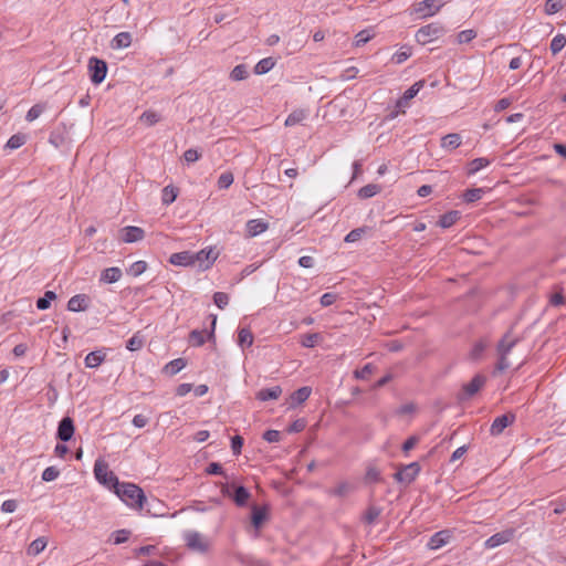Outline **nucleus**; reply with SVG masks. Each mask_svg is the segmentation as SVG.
<instances>
[{
    "label": "nucleus",
    "mask_w": 566,
    "mask_h": 566,
    "mask_svg": "<svg viewBox=\"0 0 566 566\" xmlns=\"http://www.w3.org/2000/svg\"><path fill=\"white\" fill-rule=\"evenodd\" d=\"M460 219V212L457 210H451L444 214H442L438 221V226L448 229L452 227Z\"/></svg>",
    "instance_id": "c85d7f7f"
},
{
    "label": "nucleus",
    "mask_w": 566,
    "mask_h": 566,
    "mask_svg": "<svg viewBox=\"0 0 566 566\" xmlns=\"http://www.w3.org/2000/svg\"><path fill=\"white\" fill-rule=\"evenodd\" d=\"M268 517L266 507H259L258 505L252 506L251 522L252 525L258 530L260 528Z\"/></svg>",
    "instance_id": "bb28decb"
},
{
    "label": "nucleus",
    "mask_w": 566,
    "mask_h": 566,
    "mask_svg": "<svg viewBox=\"0 0 566 566\" xmlns=\"http://www.w3.org/2000/svg\"><path fill=\"white\" fill-rule=\"evenodd\" d=\"M263 439L269 443H275L281 440V432L277 430H266L263 433Z\"/></svg>",
    "instance_id": "69168bd1"
},
{
    "label": "nucleus",
    "mask_w": 566,
    "mask_h": 566,
    "mask_svg": "<svg viewBox=\"0 0 566 566\" xmlns=\"http://www.w3.org/2000/svg\"><path fill=\"white\" fill-rule=\"evenodd\" d=\"M566 45V36L564 34H557L553 38L551 42V51L555 55L560 52Z\"/></svg>",
    "instance_id": "8fccbe9b"
},
{
    "label": "nucleus",
    "mask_w": 566,
    "mask_h": 566,
    "mask_svg": "<svg viewBox=\"0 0 566 566\" xmlns=\"http://www.w3.org/2000/svg\"><path fill=\"white\" fill-rule=\"evenodd\" d=\"M46 544H48V542L44 537H38L29 545L27 552L29 555H32V556L39 555L41 552L44 551V548L46 547Z\"/></svg>",
    "instance_id": "ea45409f"
},
{
    "label": "nucleus",
    "mask_w": 566,
    "mask_h": 566,
    "mask_svg": "<svg viewBox=\"0 0 566 566\" xmlns=\"http://www.w3.org/2000/svg\"><path fill=\"white\" fill-rule=\"evenodd\" d=\"M88 71L91 81L96 85L101 84L106 77L107 63L104 60L92 56L88 60Z\"/></svg>",
    "instance_id": "0eeeda50"
},
{
    "label": "nucleus",
    "mask_w": 566,
    "mask_h": 566,
    "mask_svg": "<svg viewBox=\"0 0 566 566\" xmlns=\"http://www.w3.org/2000/svg\"><path fill=\"white\" fill-rule=\"evenodd\" d=\"M311 394H312V388L307 387V386L301 387L297 390H295L291 395L292 407H295L297 405H302L303 402H305L310 398Z\"/></svg>",
    "instance_id": "b1692460"
},
{
    "label": "nucleus",
    "mask_w": 566,
    "mask_h": 566,
    "mask_svg": "<svg viewBox=\"0 0 566 566\" xmlns=\"http://www.w3.org/2000/svg\"><path fill=\"white\" fill-rule=\"evenodd\" d=\"M88 296L85 294H76L67 302V310L71 312H83L88 307Z\"/></svg>",
    "instance_id": "a211bd4d"
},
{
    "label": "nucleus",
    "mask_w": 566,
    "mask_h": 566,
    "mask_svg": "<svg viewBox=\"0 0 566 566\" xmlns=\"http://www.w3.org/2000/svg\"><path fill=\"white\" fill-rule=\"evenodd\" d=\"M305 427H306V421L304 419H296L289 426L287 431L290 433H296V432L303 431L305 429Z\"/></svg>",
    "instance_id": "0e129e2a"
},
{
    "label": "nucleus",
    "mask_w": 566,
    "mask_h": 566,
    "mask_svg": "<svg viewBox=\"0 0 566 566\" xmlns=\"http://www.w3.org/2000/svg\"><path fill=\"white\" fill-rule=\"evenodd\" d=\"M374 36H375V32L373 31V29H365V30H361V31H359V32L355 35L354 45H355V46H357V48L363 46V45H365L368 41H370Z\"/></svg>",
    "instance_id": "4c0bfd02"
},
{
    "label": "nucleus",
    "mask_w": 566,
    "mask_h": 566,
    "mask_svg": "<svg viewBox=\"0 0 566 566\" xmlns=\"http://www.w3.org/2000/svg\"><path fill=\"white\" fill-rule=\"evenodd\" d=\"M211 321V331L207 334L206 329H193L189 334V343L192 346H202L206 343V339H211L214 337V328L217 323V316L210 315Z\"/></svg>",
    "instance_id": "9b49d317"
},
{
    "label": "nucleus",
    "mask_w": 566,
    "mask_h": 566,
    "mask_svg": "<svg viewBox=\"0 0 566 566\" xmlns=\"http://www.w3.org/2000/svg\"><path fill=\"white\" fill-rule=\"evenodd\" d=\"M59 475H60V470L56 467H48L42 472V480L44 482H51V481L56 480L59 478Z\"/></svg>",
    "instance_id": "13d9d810"
},
{
    "label": "nucleus",
    "mask_w": 566,
    "mask_h": 566,
    "mask_svg": "<svg viewBox=\"0 0 566 566\" xmlns=\"http://www.w3.org/2000/svg\"><path fill=\"white\" fill-rule=\"evenodd\" d=\"M380 514H381V509L380 507L375 506V505H370L366 510L363 518H364V521L367 524H373L379 517Z\"/></svg>",
    "instance_id": "3c124183"
},
{
    "label": "nucleus",
    "mask_w": 566,
    "mask_h": 566,
    "mask_svg": "<svg viewBox=\"0 0 566 566\" xmlns=\"http://www.w3.org/2000/svg\"><path fill=\"white\" fill-rule=\"evenodd\" d=\"M160 119H161V116L157 112H154V111H145L139 117V120L147 126H153V125L157 124L158 122H160Z\"/></svg>",
    "instance_id": "c03bdc74"
},
{
    "label": "nucleus",
    "mask_w": 566,
    "mask_h": 566,
    "mask_svg": "<svg viewBox=\"0 0 566 566\" xmlns=\"http://www.w3.org/2000/svg\"><path fill=\"white\" fill-rule=\"evenodd\" d=\"M268 229V223L260 219H252L247 222V232L249 237H256Z\"/></svg>",
    "instance_id": "393cba45"
},
{
    "label": "nucleus",
    "mask_w": 566,
    "mask_h": 566,
    "mask_svg": "<svg viewBox=\"0 0 566 566\" xmlns=\"http://www.w3.org/2000/svg\"><path fill=\"white\" fill-rule=\"evenodd\" d=\"M514 533L515 532L513 528H507L502 532L495 533L485 541L484 545L486 548H495L500 545H503L512 541L514 537Z\"/></svg>",
    "instance_id": "ddd939ff"
},
{
    "label": "nucleus",
    "mask_w": 566,
    "mask_h": 566,
    "mask_svg": "<svg viewBox=\"0 0 566 566\" xmlns=\"http://www.w3.org/2000/svg\"><path fill=\"white\" fill-rule=\"evenodd\" d=\"M451 537H452L451 531H449V530L439 531L430 537V539L427 544V547L431 551H437V549L443 547L444 545H447L450 542Z\"/></svg>",
    "instance_id": "2eb2a0df"
},
{
    "label": "nucleus",
    "mask_w": 566,
    "mask_h": 566,
    "mask_svg": "<svg viewBox=\"0 0 566 566\" xmlns=\"http://www.w3.org/2000/svg\"><path fill=\"white\" fill-rule=\"evenodd\" d=\"M275 65V61L272 57H265L260 60L254 66V73L258 75L270 72Z\"/></svg>",
    "instance_id": "c9c22d12"
},
{
    "label": "nucleus",
    "mask_w": 566,
    "mask_h": 566,
    "mask_svg": "<svg viewBox=\"0 0 566 566\" xmlns=\"http://www.w3.org/2000/svg\"><path fill=\"white\" fill-rule=\"evenodd\" d=\"M381 191V187L377 184H368L358 190L360 199H369Z\"/></svg>",
    "instance_id": "f704fd0d"
},
{
    "label": "nucleus",
    "mask_w": 566,
    "mask_h": 566,
    "mask_svg": "<svg viewBox=\"0 0 566 566\" xmlns=\"http://www.w3.org/2000/svg\"><path fill=\"white\" fill-rule=\"evenodd\" d=\"M380 472L375 468H369L366 472V481L370 483L380 482Z\"/></svg>",
    "instance_id": "774afa93"
},
{
    "label": "nucleus",
    "mask_w": 566,
    "mask_h": 566,
    "mask_svg": "<svg viewBox=\"0 0 566 566\" xmlns=\"http://www.w3.org/2000/svg\"><path fill=\"white\" fill-rule=\"evenodd\" d=\"M483 192L482 188L468 189L463 193V200L468 203L475 202L482 198Z\"/></svg>",
    "instance_id": "09e8293b"
},
{
    "label": "nucleus",
    "mask_w": 566,
    "mask_h": 566,
    "mask_svg": "<svg viewBox=\"0 0 566 566\" xmlns=\"http://www.w3.org/2000/svg\"><path fill=\"white\" fill-rule=\"evenodd\" d=\"M123 272L118 266L107 268L102 271L99 281L106 284H113L122 279Z\"/></svg>",
    "instance_id": "aec40b11"
},
{
    "label": "nucleus",
    "mask_w": 566,
    "mask_h": 566,
    "mask_svg": "<svg viewBox=\"0 0 566 566\" xmlns=\"http://www.w3.org/2000/svg\"><path fill=\"white\" fill-rule=\"evenodd\" d=\"M243 446V438L241 436H234L231 438V450L233 454L238 455L241 453Z\"/></svg>",
    "instance_id": "338daca9"
},
{
    "label": "nucleus",
    "mask_w": 566,
    "mask_h": 566,
    "mask_svg": "<svg viewBox=\"0 0 566 566\" xmlns=\"http://www.w3.org/2000/svg\"><path fill=\"white\" fill-rule=\"evenodd\" d=\"M412 54V50L410 46H401L391 57V61L396 64H402L407 61Z\"/></svg>",
    "instance_id": "a19ab883"
},
{
    "label": "nucleus",
    "mask_w": 566,
    "mask_h": 566,
    "mask_svg": "<svg viewBox=\"0 0 566 566\" xmlns=\"http://www.w3.org/2000/svg\"><path fill=\"white\" fill-rule=\"evenodd\" d=\"M486 348V343L484 340H479L474 344L470 352V356L473 360H478L481 358L482 354L484 353Z\"/></svg>",
    "instance_id": "4d7b16f0"
},
{
    "label": "nucleus",
    "mask_w": 566,
    "mask_h": 566,
    "mask_svg": "<svg viewBox=\"0 0 566 566\" xmlns=\"http://www.w3.org/2000/svg\"><path fill=\"white\" fill-rule=\"evenodd\" d=\"M56 298V293L53 291H46L44 295L36 301V307L40 311H45L50 307L51 302Z\"/></svg>",
    "instance_id": "79ce46f5"
},
{
    "label": "nucleus",
    "mask_w": 566,
    "mask_h": 566,
    "mask_svg": "<svg viewBox=\"0 0 566 566\" xmlns=\"http://www.w3.org/2000/svg\"><path fill=\"white\" fill-rule=\"evenodd\" d=\"M213 303L223 310L229 304V295L224 292H216L213 294Z\"/></svg>",
    "instance_id": "052dcab7"
},
{
    "label": "nucleus",
    "mask_w": 566,
    "mask_h": 566,
    "mask_svg": "<svg viewBox=\"0 0 566 566\" xmlns=\"http://www.w3.org/2000/svg\"><path fill=\"white\" fill-rule=\"evenodd\" d=\"M446 32V28L440 22H432L416 32V41L421 45H427L443 36Z\"/></svg>",
    "instance_id": "7ed1b4c3"
},
{
    "label": "nucleus",
    "mask_w": 566,
    "mask_h": 566,
    "mask_svg": "<svg viewBox=\"0 0 566 566\" xmlns=\"http://www.w3.org/2000/svg\"><path fill=\"white\" fill-rule=\"evenodd\" d=\"M486 378L483 375H475L470 382L463 386V396L461 399L473 397L485 384Z\"/></svg>",
    "instance_id": "dca6fc26"
},
{
    "label": "nucleus",
    "mask_w": 566,
    "mask_h": 566,
    "mask_svg": "<svg viewBox=\"0 0 566 566\" xmlns=\"http://www.w3.org/2000/svg\"><path fill=\"white\" fill-rule=\"evenodd\" d=\"M129 536H130V531H128V530H118L112 534L113 542L116 545L127 542Z\"/></svg>",
    "instance_id": "bf43d9fd"
},
{
    "label": "nucleus",
    "mask_w": 566,
    "mask_h": 566,
    "mask_svg": "<svg viewBox=\"0 0 566 566\" xmlns=\"http://www.w3.org/2000/svg\"><path fill=\"white\" fill-rule=\"evenodd\" d=\"M123 241L126 243L137 242L144 239L145 231L139 227L128 226L123 230Z\"/></svg>",
    "instance_id": "6ab92c4d"
},
{
    "label": "nucleus",
    "mask_w": 566,
    "mask_h": 566,
    "mask_svg": "<svg viewBox=\"0 0 566 566\" xmlns=\"http://www.w3.org/2000/svg\"><path fill=\"white\" fill-rule=\"evenodd\" d=\"M249 72L244 64H239L233 67L230 73V78L233 81H243L248 77Z\"/></svg>",
    "instance_id": "de8ad7c7"
},
{
    "label": "nucleus",
    "mask_w": 566,
    "mask_h": 566,
    "mask_svg": "<svg viewBox=\"0 0 566 566\" xmlns=\"http://www.w3.org/2000/svg\"><path fill=\"white\" fill-rule=\"evenodd\" d=\"M178 188L169 185L166 186L161 191V201L164 205L169 206L171 205L178 197Z\"/></svg>",
    "instance_id": "473e14b6"
},
{
    "label": "nucleus",
    "mask_w": 566,
    "mask_h": 566,
    "mask_svg": "<svg viewBox=\"0 0 566 566\" xmlns=\"http://www.w3.org/2000/svg\"><path fill=\"white\" fill-rule=\"evenodd\" d=\"M27 142V135L22 134V133H18V134H14L12 135L7 144H6V148H9V149H18L20 148L21 146H23Z\"/></svg>",
    "instance_id": "37998d69"
},
{
    "label": "nucleus",
    "mask_w": 566,
    "mask_h": 566,
    "mask_svg": "<svg viewBox=\"0 0 566 566\" xmlns=\"http://www.w3.org/2000/svg\"><path fill=\"white\" fill-rule=\"evenodd\" d=\"M443 6L444 2L441 0H423L415 4L413 11L420 18L426 19L437 14Z\"/></svg>",
    "instance_id": "6e6552de"
},
{
    "label": "nucleus",
    "mask_w": 566,
    "mask_h": 566,
    "mask_svg": "<svg viewBox=\"0 0 566 566\" xmlns=\"http://www.w3.org/2000/svg\"><path fill=\"white\" fill-rule=\"evenodd\" d=\"M218 255L219 252L212 247L193 252L195 265H198V269L201 271L208 270L216 262Z\"/></svg>",
    "instance_id": "423d86ee"
},
{
    "label": "nucleus",
    "mask_w": 566,
    "mask_h": 566,
    "mask_svg": "<svg viewBox=\"0 0 566 566\" xmlns=\"http://www.w3.org/2000/svg\"><path fill=\"white\" fill-rule=\"evenodd\" d=\"M250 496V492L244 486H233L232 500L238 506H244Z\"/></svg>",
    "instance_id": "cd10ccee"
},
{
    "label": "nucleus",
    "mask_w": 566,
    "mask_h": 566,
    "mask_svg": "<svg viewBox=\"0 0 566 566\" xmlns=\"http://www.w3.org/2000/svg\"><path fill=\"white\" fill-rule=\"evenodd\" d=\"M375 366L373 364H366L361 369H357L354 371V377L356 379H368V377L374 373Z\"/></svg>",
    "instance_id": "6e6d98bb"
},
{
    "label": "nucleus",
    "mask_w": 566,
    "mask_h": 566,
    "mask_svg": "<svg viewBox=\"0 0 566 566\" xmlns=\"http://www.w3.org/2000/svg\"><path fill=\"white\" fill-rule=\"evenodd\" d=\"M476 36V32L474 30H463L461 31L458 36H457V41L458 43L460 44H463V43H469L471 42L474 38Z\"/></svg>",
    "instance_id": "680f3d73"
},
{
    "label": "nucleus",
    "mask_w": 566,
    "mask_h": 566,
    "mask_svg": "<svg viewBox=\"0 0 566 566\" xmlns=\"http://www.w3.org/2000/svg\"><path fill=\"white\" fill-rule=\"evenodd\" d=\"M518 338L512 337L511 333L507 332L497 343L496 352H497V363L495 365L494 373H503L507 368H510L511 364L507 359L509 354L512 352V349L517 344Z\"/></svg>",
    "instance_id": "f03ea898"
},
{
    "label": "nucleus",
    "mask_w": 566,
    "mask_h": 566,
    "mask_svg": "<svg viewBox=\"0 0 566 566\" xmlns=\"http://www.w3.org/2000/svg\"><path fill=\"white\" fill-rule=\"evenodd\" d=\"M169 262L177 266H193V252L182 251L172 253L169 258Z\"/></svg>",
    "instance_id": "f3484780"
},
{
    "label": "nucleus",
    "mask_w": 566,
    "mask_h": 566,
    "mask_svg": "<svg viewBox=\"0 0 566 566\" xmlns=\"http://www.w3.org/2000/svg\"><path fill=\"white\" fill-rule=\"evenodd\" d=\"M306 118V112L297 109L292 112L285 119V126H294Z\"/></svg>",
    "instance_id": "49530a36"
},
{
    "label": "nucleus",
    "mask_w": 566,
    "mask_h": 566,
    "mask_svg": "<svg viewBox=\"0 0 566 566\" xmlns=\"http://www.w3.org/2000/svg\"><path fill=\"white\" fill-rule=\"evenodd\" d=\"M184 538L187 547L193 552L205 554L210 548L208 538L197 531L186 532Z\"/></svg>",
    "instance_id": "20e7f679"
},
{
    "label": "nucleus",
    "mask_w": 566,
    "mask_h": 566,
    "mask_svg": "<svg viewBox=\"0 0 566 566\" xmlns=\"http://www.w3.org/2000/svg\"><path fill=\"white\" fill-rule=\"evenodd\" d=\"M318 333H308L302 336L301 345L305 348H313L321 340Z\"/></svg>",
    "instance_id": "a18cd8bd"
},
{
    "label": "nucleus",
    "mask_w": 566,
    "mask_h": 566,
    "mask_svg": "<svg viewBox=\"0 0 566 566\" xmlns=\"http://www.w3.org/2000/svg\"><path fill=\"white\" fill-rule=\"evenodd\" d=\"M114 491L116 495L128 506L134 509H143L146 501L144 491L134 483L119 482Z\"/></svg>",
    "instance_id": "f257e3e1"
},
{
    "label": "nucleus",
    "mask_w": 566,
    "mask_h": 566,
    "mask_svg": "<svg viewBox=\"0 0 566 566\" xmlns=\"http://www.w3.org/2000/svg\"><path fill=\"white\" fill-rule=\"evenodd\" d=\"M233 175L230 171H226L221 174L218 178V188L219 189H228L233 184Z\"/></svg>",
    "instance_id": "864d4df0"
},
{
    "label": "nucleus",
    "mask_w": 566,
    "mask_h": 566,
    "mask_svg": "<svg viewBox=\"0 0 566 566\" xmlns=\"http://www.w3.org/2000/svg\"><path fill=\"white\" fill-rule=\"evenodd\" d=\"M369 231H370V228L366 227V226L356 228V229L352 230L350 232H348L344 240L347 243L357 242Z\"/></svg>",
    "instance_id": "e433bc0d"
},
{
    "label": "nucleus",
    "mask_w": 566,
    "mask_h": 566,
    "mask_svg": "<svg viewBox=\"0 0 566 566\" xmlns=\"http://www.w3.org/2000/svg\"><path fill=\"white\" fill-rule=\"evenodd\" d=\"M563 9L562 0H547L545 3V12L547 14L557 13Z\"/></svg>",
    "instance_id": "e2e57ef3"
},
{
    "label": "nucleus",
    "mask_w": 566,
    "mask_h": 566,
    "mask_svg": "<svg viewBox=\"0 0 566 566\" xmlns=\"http://www.w3.org/2000/svg\"><path fill=\"white\" fill-rule=\"evenodd\" d=\"M514 421L515 415L513 413H505L496 417L490 427V433L492 436H500L504 429L512 424Z\"/></svg>",
    "instance_id": "4468645a"
},
{
    "label": "nucleus",
    "mask_w": 566,
    "mask_h": 566,
    "mask_svg": "<svg viewBox=\"0 0 566 566\" xmlns=\"http://www.w3.org/2000/svg\"><path fill=\"white\" fill-rule=\"evenodd\" d=\"M94 475L99 483L108 488L114 489L119 483L117 476L112 471L108 470L107 463H105L102 460H97L95 462Z\"/></svg>",
    "instance_id": "39448f33"
},
{
    "label": "nucleus",
    "mask_w": 566,
    "mask_h": 566,
    "mask_svg": "<svg viewBox=\"0 0 566 566\" xmlns=\"http://www.w3.org/2000/svg\"><path fill=\"white\" fill-rule=\"evenodd\" d=\"M187 363L184 358H177L169 361L165 367L164 371L170 376L178 374L181 369L186 367Z\"/></svg>",
    "instance_id": "72a5a7b5"
},
{
    "label": "nucleus",
    "mask_w": 566,
    "mask_h": 566,
    "mask_svg": "<svg viewBox=\"0 0 566 566\" xmlns=\"http://www.w3.org/2000/svg\"><path fill=\"white\" fill-rule=\"evenodd\" d=\"M75 426L73 419L71 417H64L59 422L56 439H59L62 442H67L73 438Z\"/></svg>",
    "instance_id": "f8f14e48"
},
{
    "label": "nucleus",
    "mask_w": 566,
    "mask_h": 566,
    "mask_svg": "<svg viewBox=\"0 0 566 566\" xmlns=\"http://www.w3.org/2000/svg\"><path fill=\"white\" fill-rule=\"evenodd\" d=\"M145 344V337L142 332H136L126 343V348L130 352L139 350Z\"/></svg>",
    "instance_id": "2f4dec72"
},
{
    "label": "nucleus",
    "mask_w": 566,
    "mask_h": 566,
    "mask_svg": "<svg viewBox=\"0 0 566 566\" xmlns=\"http://www.w3.org/2000/svg\"><path fill=\"white\" fill-rule=\"evenodd\" d=\"M45 105L44 104H35L33 105L27 113L25 119L28 122H33L38 117L41 116V114L44 112Z\"/></svg>",
    "instance_id": "5fc2aeb1"
},
{
    "label": "nucleus",
    "mask_w": 566,
    "mask_h": 566,
    "mask_svg": "<svg viewBox=\"0 0 566 566\" xmlns=\"http://www.w3.org/2000/svg\"><path fill=\"white\" fill-rule=\"evenodd\" d=\"M490 165V160L484 157L475 158L469 163L468 175H474L481 169L488 167Z\"/></svg>",
    "instance_id": "58836bf2"
},
{
    "label": "nucleus",
    "mask_w": 566,
    "mask_h": 566,
    "mask_svg": "<svg viewBox=\"0 0 566 566\" xmlns=\"http://www.w3.org/2000/svg\"><path fill=\"white\" fill-rule=\"evenodd\" d=\"M147 270V263L145 261H136L134 262L129 269L127 270V273L132 276H139Z\"/></svg>",
    "instance_id": "603ef678"
},
{
    "label": "nucleus",
    "mask_w": 566,
    "mask_h": 566,
    "mask_svg": "<svg viewBox=\"0 0 566 566\" xmlns=\"http://www.w3.org/2000/svg\"><path fill=\"white\" fill-rule=\"evenodd\" d=\"M424 81H418L413 83L397 101L396 111L391 117H395L399 112L405 113V108L409 106V102L419 93V91L423 87Z\"/></svg>",
    "instance_id": "1a4fd4ad"
},
{
    "label": "nucleus",
    "mask_w": 566,
    "mask_h": 566,
    "mask_svg": "<svg viewBox=\"0 0 566 566\" xmlns=\"http://www.w3.org/2000/svg\"><path fill=\"white\" fill-rule=\"evenodd\" d=\"M132 44V34L129 32H119L116 34L112 42L111 46L114 50L125 49Z\"/></svg>",
    "instance_id": "a878e982"
},
{
    "label": "nucleus",
    "mask_w": 566,
    "mask_h": 566,
    "mask_svg": "<svg viewBox=\"0 0 566 566\" xmlns=\"http://www.w3.org/2000/svg\"><path fill=\"white\" fill-rule=\"evenodd\" d=\"M281 395L282 388L280 386H274L259 390L255 395V398L260 401L276 400Z\"/></svg>",
    "instance_id": "4be33fe9"
},
{
    "label": "nucleus",
    "mask_w": 566,
    "mask_h": 566,
    "mask_svg": "<svg viewBox=\"0 0 566 566\" xmlns=\"http://www.w3.org/2000/svg\"><path fill=\"white\" fill-rule=\"evenodd\" d=\"M354 489L355 488L352 483L344 481V482L338 483L334 489L329 490L328 494L337 496V497H345L350 492H353Z\"/></svg>",
    "instance_id": "c756f323"
},
{
    "label": "nucleus",
    "mask_w": 566,
    "mask_h": 566,
    "mask_svg": "<svg viewBox=\"0 0 566 566\" xmlns=\"http://www.w3.org/2000/svg\"><path fill=\"white\" fill-rule=\"evenodd\" d=\"M462 144L460 134L451 133L441 138V147L447 150H454Z\"/></svg>",
    "instance_id": "5701e85b"
},
{
    "label": "nucleus",
    "mask_w": 566,
    "mask_h": 566,
    "mask_svg": "<svg viewBox=\"0 0 566 566\" xmlns=\"http://www.w3.org/2000/svg\"><path fill=\"white\" fill-rule=\"evenodd\" d=\"M254 340L252 332L247 328H240L238 332V345L242 348L252 346Z\"/></svg>",
    "instance_id": "7c9ffc66"
},
{
    "label": "nucleus",
    "mask_w": 566,
    "mask_h": 566,
    "mask_svg": "<svg viewBox=\"0 0 566 566\" xmlns=\"http://www.w3.org/2000/svg\"><path fill=\"white\" fill-rule=\"evenodd\" d=\"M106 358L105 349L91 352L86 355L84 364L86 368H97Z\"/></svg>",
    "instance_id": "412c9836"
},
{
    "label": "nucleus",
    "mask_w": 566,
    "mask_h": 566,
    "mask_svg": "<svg viewBox=\"0 0 566 566\" xmlns=\"http://www.w3.org/2000/svg\"><path fill=\"white\" fill-rule=\"evenodd\" d=\"M419 472V463L411 462L407 465L401 467V469L395 473L394 478L397 482L409 484L418 476Z\"/></svg>",
    "instance_id": "9d476101"
}]
</instances>
